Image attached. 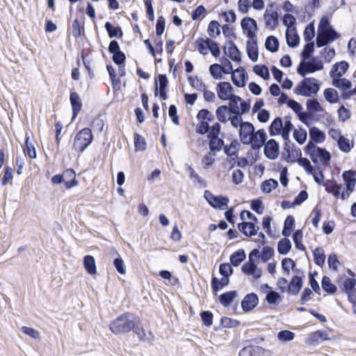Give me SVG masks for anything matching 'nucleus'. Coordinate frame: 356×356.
Returning a JSON list of instances; mask_svg holds the SVG:
<instances>
[{
  "label": "nucleus",
  "mask_w": 356,
  "mask_h": 356,
  "mask_svg": "<svg viewBox=\"0 0 356 356\" xmlns=\"http://www.w3.org/2000/svg\"><path fill=\"white\" fill-rule=\"evenodd\" d=\"M265 47L267 50L276 52L278 50L279 41L273 35L268 36L266 40Z\"/></svg>",
  "instance_id": "c03bdc74"
},
{
  "label": "nucleus",
  "mask_w": 356,
  "mask_h": 356,
  "mask_svg": "<svg viewBox=\"0 0 356 356\" xmlns=\"http://www.w3.org/2000/svg\"><path fill=\"white\" fill-rule=\"evenodd\" d=\"M321 285L323 289L328 293L333 294L337 291V286L331 282L330 277L327 276L323 277Z\"/></svg>",
  "instance_id": "ea45409f"
},
{
  "label": "nucleus",
  "mask_w": 356,
  "mask_h": 356,
  "mask_svg": "<svg viewBox=\"0 0 356 356\" xmlns=\"http://www.w3.org/2000/svg\"><path fill=\"white\" fill-rule=\"evenodd\" d=\"M337 143L339 148L343 152H349L352 149V146L350 144L349 140L344 138L343 136L339 138Z\"/></svg>",
  "instance_id": "69168bd1"
},
{
  "label": "nucleus",
  "mask_w": 356,
  "mask_h": 356,
  "mask_svg": "<svg viewBox=\"0 0 356 356\" xmlns=\"http://www.w3.org/2000/svg\"><path fill=\"white\" fill-rule=\"evenodd\" d=\"M274 255V250L269 246H265L263 248L261 252H259L260 258L263 262H266Z\"/></svg>",
  "instance_id": "4d7b16f0"
},
{
  "label": "nucleus",
  "mask_w": 356,
  "mask_h": 356,
  "mask_svg": "<svg viewBox=\"0 0 356 356\" xmlns=\"http://www.w3.org/2000/svg\"><path fill=\"white\" fill-rule=\"evenodd\" d=\"M229 284V277L223 276L220 280L216 277H213L211 281L212 288L214 291H218L221 289L223 286H227Z\"/></svg>",
  "instance_id": "a18cd8bd"
},
{
  "label": "nucleus",
  "mask_w": 356,
  "mask_h": 356,
  "mask_svg": "<svg viewBox=\"0 0 356 356\" xmlns=\"http://www.w3.org/2000/svg\"><path fill=\"white\" fill-rule=\"evenodd\" d=\"M342 177L345 181L346 189L350 193L353 192L356 186V172L354 170L344 171Z\"/></svg>",
  "instance_id": "dca6fc26"
},
{
  "label": "nucleus",
  "mask_w": 356,
  "mask_h": 356,
  "mask_svg": "<svg viewBox=\"0 0 356 356\" xmlns=\"http://www.w3.org/2000/svg\"><path fill=\"white\" fill-rule=\"evenodd\" d=\"M307 108L313 113L321 112L323 111L320 103L315 99H308L306 102Z\"/></svg>",
  "instance_id": "8fccbe9b"
},
{
  "label": "nucleus",
  "mask_w": 356,
  "mask_h": 356,
  "mask_svg": "<svg viewBox=\"0 0 356 356\" xmlns=\"http://www.w3.org/2000/svg\"><path fill=\"white\" fill-rule=\"evenodd\" d=\"M327 191L331 193L335 197H341L343 200L347 199L350 194L348 190L344 191L343 185L338 184H334L330 188H327Z\"/></svg>",
  "instance_id": "5701e85b"
},
{
  "label": "nucleus",
  "mask_w": 356,
  "mask_h": 356,
  "mask_svg": "<svg viewBox=\"0 0 356 356\" xmlns=\"http://www.w3.org/2000/svg\"><path fill=\"white\" fill-rule=\"evenodd\" d=\"M241 114H232L231 116L229 117V120L232 127L234 128H241L244 122L242 121Z\"/></svg>",
  "instance_id": "338daca9"
},
{
  "label": "nucleus",
  "mask_w": 356,
  "mask_h": 356,
  "mask_svg": "<svg viewBox=\"0 0 356 356\" xmlns=\"http://www.w3.org/2000/svg\"><path fill=\"white\" fill-rule=\"evenodd\" d=\"M260 348L258 346H248L240 351L238 356H258Z\"/></svg>",
  "instance_id": "603ef678"
},
{
  "label": "nucleus",
  "mask_w": 356,
  "mask_h": 356,
  "mask_svg": "<svg viewBox=\"0 0 356 356\" xmlns=\"http://www.w3.org/2000/svg\"><path fill=\"white\" fill-rule=\"evenodd\" d=\"M337 37V34H332L329 32L318 31L316 38V45L318 47L326 45L329 42L334 40Z\"/></svg>",
  "instance_id": "4be33fe9"
},
{
  "label": "nucleus",
  "mask_w": 356,
  "mask_h": 356,
  "mask_svg": "<svg viewBox=\"0 0 356 356\" xmlns=\"http://www.w3.org/2000/svg\"><path fill=\"white\" fill-rule=\"evenodd\" d=\"M267 139V134L264 129H259L257 131H253L252 141L250 144L253 149H259L264 144Z\"/></svg>",
  "instance_id": "f8f14e48"
},
{
  "label": "nucleus",
  "mask_w": 356,
  "mask_h": 356,
  "mask_svg": "<svg viewBox=\"0 0 356 356\" xmlns=\"http://www.w3.org/2000/svg\"><path fill=\"white\" fill-rule=\"evenodd\" d=\"M282 129L283 121L280 118L277 117L270 124L269 127L270 134L271 136L281 134Z\"/></svg>",
  "instance_id": "473e14b6"
},
{
  "label": "nucleus",
  "mask_w": 356,
  "mask_h": 356,
  "mask_svg": "<svg viewBox=\"0 0 356 356\" xmlns=\"http://www.w3.org/2000/svg\"><path fill=\"white\" fill-rule=\"evenodd\" d=\"M105 28L110 38L122 37V31L120 27H115L110 22H107L105 24Z\"/></svg>",
  "instance_id": "de8ad7c7"
},
{
  "label": "nucleus",
  "mask_w": 356,
  "mask_h": 356,
  "mask_svg": "<svg viewBox=\"0 0 356 356\" xmlns=\"http://www.w3.org/2000/svg\"><path fill=\"white\" fill-rule=\"evenodd\" d=\"M225 54L234 61H241V53L236 46L234 43H231L228 47L227 51Z\"/></svg>",
  "instance_id": "4c0bfd02"
},
{
  "label": "nucleus",
  "mask_w": 356,
  "mask_h": 356,
  "mask_svg": "<svg viewBox=\"0 0 356 356\" xmlns=\"http://www.w3.org/2000/svg\"><path fill=\"white\" fill-rule=\"evenodd\" d=\"M188 79L191 86L197 90L202 91L207 88L203 81L197 76H189Z\"/></svg>",
  "instance_id": "864d4df0"
},
{
  "label": "nucleus",
  "mask_w": 356,
  "mask_h": 356,
  "mask_svg": "<svg viewBox=\"0 0 356 356\" xmlns=\"http://www.w3.org/2000/svg\"><path fill=\"white\" fill-rule=\"evenodd\" d=\"M228 100H229V108H230L231 113L240 114V108L238 104H240L241 98L239 96L233 94Z\"/></svg>",
  "instance_id": "f704fd0d"
},
{
  "label": "nucleus",
  "mask_w": 356,
  "mask_h": 356,
  "mask_svg": "<svg viewBox=\"0 0 356 356\" xmlns=\"http://www.w3.org/2000/svg\"><path fill=\"white\" fill-rule=\"evenodd\" d=\"M241 27L243 33L248 39L257 38V31L258 30L257 22L251 17H244L241 21Z\"/></svg>",
  "instance_id": "0eeeda50"
},
{
  "label": "nucleus",
  "mask_w": 356,
  "mask_h": 356,
  "mask_svg": "<svg viewBox=\"0 0 356 356\" xmlns=\"http://www.w3.org/2000/svg\"><path fill=\"white\" fill-rule=\"evenodd\" d=\"M295 337V334L289 330H282L277 334V339L282 342L292 341Z\"/></svg>",
  "instance_id": "052dcab7"
},
{
  "label": "nucleus",
  "mask_w": 356,
  "mask_h": 356,
  "mask_svg": "<svg viewBox=\"0 0 356 356\" xmlns=\"http://www.w3.org/2000/svg\"><path fill=\"white\" fill-rule=\"evenodd\" d=\"M231 111L230 108L225 105H222L219 106L216 111V115L218 121L221 122H227L229 120L228 116H231Z\"/></svg>",
  "instance_id": "cd10ccee"
},
{
  "label": "nucleus",
  "mask_w": 356,
  "mask_h": 356,
  "mask_svg": "<svg viewBox=\"0 0 356 356\" xmlns=\"http://www.w3.org/2000/svg\"><path fill=\"white\" fill-rule=\"evenodd\" d=\"M320 86L317 79L314 78L304 79L295 88L297 95L305 97L315 95L319 90Z\"/></svg>",
  "instance_id": "7ed1b4c3"
},
{
  "label": "nucleus",
  "mask_w": 356,
  "mask_h": 356,
  "mask_svg": "<svg viewBox=\"0 0 356 356\" xmlns=\"http://www.w3.org/2000/svg\"><path fill=\"white\" fill-rule=\"evenodd\" d=\"M197 118L200 121L204 120V121L212 122L214 120V115L209 110L202 109L198 112V113L197 115Z\"/></svg>",
  "instance_id": "bf43d9fd"
},
{
  "label": "nucleus",
  "mask_w": 356,
  "mask_h": 356,
  "mask_svg": "<svg viewBox=\"0 0 356 356\" xmlns=\"http://www.w3.org/2000/svg\"><path fill=\"white\" fill-rule=\"evenodd\" d=\"M220 24L216 21H211L208 26V34L211 37H216L218 35H220Z\"/></svg>",
  "instance_id": "e2e57ef3"
},
{
  "label": "nucleus",
  "mask_w": 356,
  "mask_h": 356,
  "mask_svg": "<svg viewBox=\"0 0 356 356\" xmlns=\"http://www.w3.org/2000/svg\"><path fill=\"white\" fill-rule=\"evenodd\" d=\"M245 259V254L243 250H238L234 252L230 257V262L234 266H238Z\"/></svg>",
  "instance_id": "e433bc0d"
},
{
  "label": "nucleus",
  "mask_w": 356,
  "mask_h": 356,
  "mask_svg": "<svg viewBox=\"0 0 356 356\" xmlns=\"http://www.w3.org/2000/svg\"><path fill=\"white\" fill-rule=\"evenodd\" d=\"M323 95L325 99L330 104L337 103L339 100L338 92L332 88L325 89Z\"/></svg>",
  "instance_id": "7c9ffc66"
},
{
  "label": "nucleus",
  "mask_w": 356,
  "mask_h": 356,
  "mask_svg": "<svg viewBox=\"0 0 356 356\" xmlns=\"http://www.w3.org/2000/svg\"><path fill=\"white\" fill-rule=\"evenodd\" d=\"M293 125L291 122V121L285 118L284 121L283 122V129L282 130L281 134L282 136V138L284 140H287L289 137V132L293 129Z\"/></svg>",
  "instance_id": "680f3d73"
},
{
  "label": "nucleus",
  "mask_w": 356,
  "mask_h": 356,
  "mask_svg": "<svg viewBox=\"0 0 356 356\" xmlns=\"http://www.w3.org/2000/svg\"><path fill=\"white\" fill-rule=\"evenodd\" d=\"M310 339L312 341L318 343L319 340H330L329 333L327 331L317 330L311 334Z\"/></svg>",
  "instance_id": "a19ab883"
},
{
  "label": "nucleus",
  "mask_w": 356,
  "mask_h": 356,
  "mask_svg": "<svg viewBox=\"0 0 356 356\" xmlns=\"http://www.w3.org/2000/svg\"><path fill=\"white\" fill-rule=\"evenodd\" d=\"M83 265L87 272L90 275L96 273V264L93 257L87 255L83 259Z\"/></svg>",
  "instance_id": "72a5a7b5"
},
{
  "label": "nucleus",
  "mask_w": 356,
  "mask_h": 356,
  "mask_svg": "<svg viewBox=\"0 0 356 356\" xmlns=\"http://www.w3.org/2000/svg\"><path fill=\"white\" fill-rule=\"evenodd\" d=\"M254 72L264 79H268L270 76L268 69L265 65H254Z\"/></svg>",
  "instance_id": "13d9d810"
},
{
  "label": "nucleus",
  "mask_w": 356,
  "mask_h": 356,
  "mask_svg": "<svg viewBox=\"0 0 356 356\" xmlns=\"http://www.w3.org/2000/svg\"><path fill=\"white\" fill-rule=\"evenodd\" d=\"M264 145L265 156L270 160H275L280 153L278 143L275 140L270 139Z\"/></svg>",
  "instance_id": "9d476101"
},
{
  "label": "nucleus",
  "mask_w": 356,
  "mask_h": 356,
  "mask_svg": "<svg viewBox=\"0 0 356 356\" xmlns=\"http://www.w3.org/2000/svg\"><path fill=\"white\" fill-rule=\"evenodd\" d=\"M278 186V182L273 179H269L264 181L261 184V190L266 193H269L273 189Z\"/></svg>",
  "instance_id": "5fc2aeb1"
},
{
  "label": "nucleus",
  "mask_w": 356,
  "mask_h": 356,
  "mask_svg": "<svg viewBox=\"0 0 356 356\" xmlns=\"http://www.w3.org/2000/svg\"><path fill=\"white\" fill-rule=\"evenodd\" d=\"M70 103L72 108L73 115L72 120L77 116L79 112L82 107V102L78 93L73 92H71L70 97Z\"/></svg>",
  "instance_id": "b1692460"
},
{
  "label": "nucleus",
  "mask_w": 356,
  "mask_h": 356,
  "mask_svg": "<svg viewBox=\"0 0 356 356\" xmlns=\"http://www.w3.org/2000/svg\"><path fill=\"white\" fill-rule=\"evenodd\" d=\"M236 291H229L227 293H225L220 296L219 300L220 303L225 306L228 307L231 305L232 302L233 301L234 298L236 297Z\"/></svg>",
  "instance_id": "79ce46f5"
},
{
  "label": "nucleus",
  "mask_w": 356,
  "mask_h": 356,
  "mask_svg": "<svg viewBox=\"0 0 356 356\" xmlns=\"http://www.w3.org/2000/svg\"><path fill=\"white\" fill-rule=\"evenodd\" d=\"M314 163H327L330 160V154L323 148L318 147L314 153L312 154L310 157Z\"/></svg>",
  "instance_id": "f3484780"
},
{
  "label": "nucleus",
  "mask_w": 356,
  "mask_h": 356,
  "mask_svg": "<svg viewBox=\"0 0 356 356\" xmlns=\"http://www.w3.org/2000/svg\"><path fill=\"white\" fill-rule=\"evenodd\" d=\"M92 141V134L89 128L81 129L75 136L73 147L78 152H83Z\"/></svg>",
  "instance_id": "20e7f679"
},
{
  "label": "nucleus",
  "mask_w": 356,
  "mask_h": 356,
  "mask_svg": "<svg viewBox=\"0 0 356 356\" xmlns=\"http://www.w3.org/2000/svg\"><path fill=\"white\" fill-rule=\"evenodd\" d=\"M245 79H248V74L243 67H238L232 72V80L236 86L243 87Z\"/></svg>",
  "instance_id": "2eb2a0df"
},
{
  "label": "nucleus",
  "mask_w": 356,
  "mask_h": 356,
  "mask_svg": "<svg viewBox=\"0 0 356 356\" xmlns=\"http://www.w3.org/2000/svg\"><path fill=\"white\" fill-rule=\"evenodd\" d=\"M204 197L208 203L215 209H224V207H227L229 202L227 197L222 195L215 196L209 191H204Z\"/></svg>",
  "instance_id": "423d86ee"
},
{
  "label": "nucleus",
  "mask_w": 356,
  "mask_h": 356,
  "mask_svg": "<svg viewBox=\"0 0 356 356\" xmlns=\"http://www.w3.org/2000/svg\"><path fill=\"white\" fill-rule=\"evenodd\" d=\"M318 31L321 32H329L332 34H336L337 33L331 28L329 24V20L327 17H323L320 21L318 25Z\"/></svg>",
  "instance_id": "3c124183"
},
{
  "label": "nucleus",
  "mask_w": 356,
  "mask_h": 356,
  "mask_svg": "<svg viewBox=\"0 0 356 356\" xmlns=\"http://www.w3.org/2000/svg\"><path fill=\"white\" fill-rule=\"evenodd\" d=\"M233 87L229 82H220L216 85V92L218 97L223 100H228L233 95Z\"/></svg>",
  "instance_id": "1a4fd4ad"
},
{
  "label": "nucleus",
  "mask_w": 356,
  "mask_h": 356,
  "mask_svg": "<svg viewBox=\"0 0 356 356\" xmlns=\"http://www.w3.org/2000/svg\"><path fill=\"white\" fill-rule=\"evenodd\" d=\"M286 39L289 47H294L299 43V36L295 33L294 29H286Z\"/></svg>",
  "instance_id": "2f4dec72"
},
{
  "label": "nucleus",
  "mask_w": 356,
  "mask_h": 356,
  "mask_svg": "<svg viewBox=\"0 0 356 356\" xmlns=\"http://www.w3.org/2000/svg\"><path fill=\"white\" fill-rule=\"evenodd\" d=\"M246 51L249 58L255 62L258 59V47L257 38L248 39L246 44Z\"/></svg>",
  "instance_id": "a211bd4d"
},
{
  "label": "nucleus",
  "mask_w": 356,
  "mask_h": 356,
  "mask_svg": "<svg viewBox=\"0 0 356 356\" xmlns=\"http://www.w3.org/2000/svg\"><path fill=\"white\" fill-rule=\"evenodd\" d=\"M332 85L342 92V97L344 99V94L352 87V83L344 78L334 79L332 81Z\"/></svg>",
  "instance_id": "6ab92c4d"
},
{
  "label": "nucleus",
  "mask_w": 356,
  "mask_h": 356,
  "mask_svg": "<svg viewBox=\"0 0 356 356\" xmlns=\"http://www.w3.org/2000/svg\"><path fill=\"white\" fill-rule=\"evenodd\" d=\"M293 137L297 143L302 145L307 140V133L305 129L302 128L295 129L293 131Z\"/></svg>",
  "instance_id": "6e6d98bb"
},
{
  "label": "nucleus",
  "mask_w": 356,
  "mask_h": 356,
  "mask_svg": "<svg viewBox=\"0 0 356 356\" xmlns=\"http://www.w3.org/2000/svg\"><path fill=\"white\" fill-rule=\"evenodd\" d=\"M63 178L65 179V184L67 188H70L78 184L75 179V172L72 169H67L63 172Z\"/></svg>",
  "instance_id": "c85d7f7f"
},
{
  "label": "nucleus",
  "mask_w": 356,
  "mask_h": 356,
  "mask_svg": "<svg viewBox=\"0 0 356 356\" xmlns=\"http://www.w3.org/2000/svg\"><path fill=\"white\" fill-rule=\"evenodd\" d=\"M314 258L316 264L322 266L325 264V255L324 251L321 248H316L314 252Z\"/></svg>",
  "instance_id": "09e8293b"
},
{
  "label": "nucleus",
  "mask_w": 356,
  "mask_h": 356,
  "mask_svg": "<svg viewBox=\"0 0 356 356\" xmlns=\"http://www.w3.org/2000/svg\"><path fill=\"white\" fill-rule=\"evenodd\" d=\"M259 256L258 249L252 250L248 255V261L241 267L242 272L247 276L251 277L253 280H259L262 275L261 268L255 264L254 260Z\"/></svg>",
  "instance_id": "f257e3e1"
},
{
  "label": "nucleus",
  "mask_w": 356,
  "mask_h": 356,
  "mask_svg": "<svg viewBox=\"0 0 356 356\" xmlns=\"http://www.w3.org/2000/svg\"><path fill=\"white\" fill-rule=\"evenodd\" d=\"M323 69V61L315 57L313 58L311 61H302L298 67L297 72L302 76H305L307 73H313Z\"/></svg>",
  "instance_id": "39448f33"
},
{
  "label": "nucleus",
  "mask_w": 356,
  "mask_h": 356,
  "mask_svg": "<svg viewBox=\"0 0 356 356\" xmlns=\"http://www.w3.org/2000/svg\"><path fill=\"white\" fill-rule=\"evenodd\" d=\"M134 327V322L129 314H124L113 321L109 325V329L114 334L126 333Z\"/></svg>",
  "instance_id": "f03ea898"
},
{
  "label": "nucleus",
  "mask_w": 356,
  "mask_h": 356,
  "mask_svg": "<svg viewBox=\"0 0 356 356\" xmlns=\"http://www.w3.org/2000/svg\"><path fill=\"white\" fill-rule=\"evenodd\" d=\"M267 27L273 29L278 24V13L273 10V6H268L264 15Z\"/></svg>",
  "instance_id": "9b49d317"
},
{
  "label": "nucleus",
  "mask_w": 356,
  "mask_h": 356,
  "mask_svg": "<svg viewBox=\"0 0 356 356\" xmlns=\"http://www.w3.org/2000/svg\"><path fill=\"white\" fill-rule=\"evenodd\" d=\"M291 248L289 239L284 238L281 239L277 244V251L281 254H286Z\"/></svg>",
  "instance_id": "58836bf2"
},
{
  "label": "nucleus",
  "mask_w": 356,
  "mask_h": 356,
  "mask_svg": "<svg viewBox=\"0 0 356 356\" xmlns=\"http://www.w3.org/2000/svg\"><path fill=\"white\" fill-rule=\"evenodd\" d=\"M238 229L245 236L252 237L257 234L259 227L254 222H242L238 224Z\"/></svg>",
  "instance_id": "4468645a"
},
{
  "label": "nucleus",
  "mask_w": 356,
  "mask_h": 356,
  "mask_svg": "<svg viewBox=\"0 0 356 356\" xmlns=\"http://www.w3.org/2000/svg\"><path fill=\"white\" fill-rule=\"evenodd\" d=\"M254 126L250 122H243L239 129V138L244 145H250L252 141V136L254 131Z\"/></svg>",
  "instance_id": "6e6552de"
},
{
  "label": "nucleus",
  "mask_w": 356,
  "mask_h": 356,
  "mask_svg": "<svg viewBox=\"0 0 356 356\" xmlns=\"http://www.w3.org/2000/svg\"><path fill=\"white\" fill-rule=\"evenodd\" d=\"M349 67V64L346 61H341L336 63L333 65L330 72V76L332 79L341 78L343 75L347 72Z\"/></svg>",
  "instance_id": "ddd939ff"
},
{
  "label": "nucleus",
  "mask_w": 356,
  "mask_h": 356,
  "mask_svg": "<svg viewBox=\"0 0 356 356\" xmlns=\"http://www.w3.org/2000/svg\"><path fill=\"white\" fill-rule=\"evenodd\" d=\"M133 330L141 341H150L154 338L152 333L150 331L145 330L143 325L140 323H134V327Z\"/></svg>",
  "instance_id": "aec40b11"
},
{
  "label": "nucleus",
  "mask_w": 356,
  "mask_h": 356,
  "mask_svg": "<svg viewBox=\"0 0 356 356\" xmlns=\"http://www.w3.org/2000/svg\"><path fill=\"white\" fill-rule=\"evenodd\" d=\"M258 303V298L256 294L250 293L247 295L241 302L244 311L248 312L254 309Z\"/></svg>",
  "instance_id": "412c9836"
},
{
  "label": "nucleus",
  "mask_w": 356,
  "mask_h": 356,
  "mask_svg": "<svg viewBox=\"0 0 356 356\" xmlns=\"http://www.w3.org/2000/svg\"><path fill=\"white\" fill-rule=\"evenodd\" d=\"M302 286V280L300 276H294L288 285V293L296 295Z\"/></svg>",
  "instance_id": "a878e982"
},
{
  "label": "nucleus",
  "mask_w": 356,
  "mask_h": 356,
  "mask_svg": "<svg viewBox=\"0 0 356 356\" xmlns=\"http://www.w3.org/2000/svg\"><path fill=\"white\" fill-rule=\"evenodd\" d=\"M309 134L311 139L316 143H323L326 138L325 134L316 127H310Z\"/></svg>",
  "instance_id": "bb28decb"
},
{
  "label": "nucleus",
  "mask_w": 356,
  "mask_h": 356,
  "mask_svg": "<svg viewBox=\"0 0 356 356\" xmlns=\"http://www.w3.org/2000/svg\"><path fill=\"white\" fill-rule=\"evenodd\" d=\"M302 232L301 230H296L293 236V240L295 243L296 247L300 250H305V246L302 243Z\"/></svg>",
  "instance_id": "0e129e2a"
},
{
  "label": "nucleus",
  "mask_w": 356,
  "mask_h": 356,
  "mask_svg": "<svg viewBox=\"0 0 356 356\" xmlns=\"http://www.w3.org/2000/svg\"><path fill=\"white\" fill-rule=\"evenodd\" d=\"M210 39L206 40L199 38L196 40V45L199 52L203 55H207L209 53V45L211 42Z\"/></svg>",
  "instance_id": "c9c22d12"
},
{
  "label": "nucleus",
  "mask_w": 356,
  "mask_h": 356,
  "mask_svg": "<svg viewBox=\"0 0 356 356\" xmlns=\"http://www.w3.org/2000/svg\"><path fill=\"white\" fill-rule=\"evenodd\" d=\"M209 149L211 152H219L221 150L222 147L224 146V142L222 139L219 137H212L209 138Z\"/></svg>",
  "instance_id": "37998d69"
},
{
  "label": "nucleus",
  "mask_w": 356,
  "mask_h": 356,
  "mask_svg": "<svg viewBox=\"0 0 356 356\" xmlns=\"http://www.w3.org/2000/svg\"><path fill=\"white\" fill-rule=\"evenodd\" d=\"M209 72L215 79H221L224 74L222 66L216 63L210 65Z\"/></svg>",
  "instance_id": "49530a36"
},
{
  "label": "nucleus",
  "mask_w": 356,
  "mask_h": 356,
  "mask_svg": "<svg viewBox=\"0 0 356 356\" xmlns=\"http://www.w3.org/2000/svg\"><path fill=\"white\" fill-rule=\"evenodd\" d=\"M159 86L158 88L157 85L156 86L155 88V95H157L158 94V90H159V95L162 99L165 100L168 98V95L166 93V88L168 86V80L167 79V76L165 74H160L159 75Z\"/></svg>",
  "instance_id": "393cba45"
},
{
  "label": "nucleus",
  "mask_w": 356,
  "mask_h": 356,
  "mask_svg": "<svg viewBox=\"0 0 356 356\" xmlns=\"http://www.w3.org/2000/svg\"><path fill=\"white\" fill-rule=\"evenodd\" d=\"M213 152H207L202 160L204 168H208L211 166L215 161V154Z\"/></svg>",
  "instance_id": "774afa93"
},
{
  "label": "nucleus",
  "mask_w": 356,
  "mask_h": 356,
  "mask_svg": "<svg viewBox=\"0 0 356 356\" xmlns=\"http://www.w3.org/2000/svg\"><path fill=\"white\" fill-rule=\"evenodd\" d=\"M295 220L292 216H288L284 221V228L282 234L284 237H288L291 235L294 229Z\"/></svg>",
  "instance_id": "c756f323"
}]
</instances>
